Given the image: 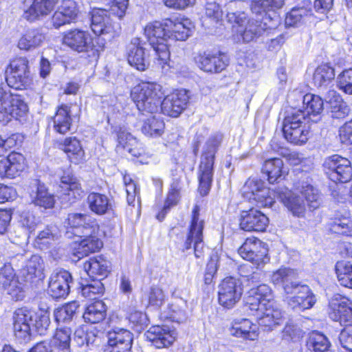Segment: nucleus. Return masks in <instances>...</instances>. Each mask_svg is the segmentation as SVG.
Segmentation results:
<instances>
[{
	"instance_id": "31",
	"label": "nucleus",
	"mask_w": 352,
	"mask_h": 352,
	"mask_svg": "<svg viewBox=\"0 0 352 352\" xmlns=\"http://www.w3.org/2000/svg\"><path fill=\"white\" fill-rule=\"evenodd\" d=\"M166 26L170 38L186 41L190 35L192 24L188 19H166Z\"/></svg>"
},
{
	"instance_id": "53",
	"label": "nucleus",
	"mask_w": 352,
	"mask_h": 352,
	"mask_svg": "<svg viewBox=\"0 0 352 352\" xmlns=\"http://www.w3.org/2000/svg\"><path fill=\"white\" fill-rule=\"evenodd\" d=\"M36 190L32 195L35 205L45 208H51L54 206L55 201L54 196L50 193L44 184L36 183Z\"/></svg>"
},
{
	"instance_id": "62",
	"label": "nucleus",
	"mask_w": 352,
	"mask_h": 352,
	"mask_svg": "<svg viewBox=\"0 0 352 352\" xmlns=\"http://www.w3.org/2000/svg\"><path fill=\"white\" fill-rule=\"evenodd\" d=\"M338 86L347 94H352V69H345L338 76Z\"/></svg>"
},
{
	"instance_id": "3",
	"label": "nucleus",
	"mask_w": 352,
	"mask_h": 352,
	"mask_svg": "<svg viewBox=\"0 0 352 352\" xmlns=\"http://www.w3.org/2000/svg\"><path fill=\"white\" fill-rule=\"evenodd\" d=\"M144 34L155 52L156 63L164 68L170 56L166 43L170 35L166 26V19L164 22L148 23L144 28Z\"/></svg>"
},
{
	"instance_id": "40",
	"label": "nucleus",
	"mask_w": 352,
	"mask_h": 352,
	"mask_svg": "<svg viewBox=\"0 0 352 352\" xmlns=\"http://www.w3.org/2000/svg\"><path fill=\"white\" fill-rule=\"evenodd\" d=\"M60 237V232L54 225L46 226L35 239V243L41 250L48 249L55 245Z\"/></svg>"
},
{
	"instance_id": "49",
	"label": "nucleus",
	"mask_w": 352,
	"mask_h": 352,
	"mask_svg": "<svg viewBox=\"0 0 352 352\" xmlns=\"http://www.w3.org/2000/svg\"><path fill=\"white\" fill-rule=\"evenodd\" d=\"M285 4V0H252L251 10L256 14H262L267 12H274L280 9Z\"/></svg>"
},
{
	"instance_id": "17",
	"label": "nucleus",
	"mask_w": 352,
	"mask_h": 352,
	"mask_svg": "<svg viewBox=\"0 0 352 352\" xmlns=\"http://www.w3.org/2000/svg\"><path fill=\"white\" fill-rule=\"evenodd\" d=\"M188 96L186 90H176L167 95L161 104L164 114L170 117H177L186 108Z\"/></svg>"
},
{
	"instance_id": "47",
	"label": "nucleus",
	"mask_w": 352,
	"mask_h": 352,
	"mask_svg": "<svg viewBox=\"0 0 352 352\" xmlns=\"http://www.w3.org/2000/svg\"><path fill=\"white\" fill-rule=\"evenodd\" d=\"M311 8L305 7L294 8L285 17V24L287 26H297L306 23L312 16Z\"/></svg>"
},
{
	"instance_id": "30",
	"label": "nucleus",
	"mask_w": 352,
	"mask_h": 352,
	"mask_svg": "<svg viewBox=\"0 0 352 352\" xmlns=\"http://www.w3.org/2000/svg\"><path fill=\"white\" fill-rule=\"evenodd\" d=\"M146 336L157 348H164L174 342L176 333L167 327L154 326L148 331Z\"/></svg>"
},
{
	"instance_id": "63",
	"label": "nucleus",
	"mask_w": 352,
	"mask_h": 352,
	"mask_svg": "<svg viewBox=\"0 0 352 352\" xmlns=\"http://www.w3.org/2000/svg\"><path fill=\"white\" fill-rule=\"evenodd\" d=\"M1 289L15 300H21L24 297L21 284L16 278L9 283L7 286L3 287Z\"/></svg>"
},
{
	"instance_id": "32",
	"label": "nucleus",
	"mask_w": 352,
	"mask_h": 352,
	"mask_svg": "<svg viewBox=\"0 0 352 352\" xmlns=\"http://www.w3.org/2000/svg\"><path fill=\"white\" fill-rule=\"evenodd\" d=\"M204 228V221L199 217V207L195 206L192 212V219L189 226V231L187 235V239L184 243V248L186 250H189L192 248V241L202 240L203 230Z\"/></svg>"
},
{
	"instance_id": "22",
	"label": "nucleus",
	"mask_w": 352,
	"mask_h": 352,
	"mask_svg": "<svg viewBox=\"0 0 352 352\" xmlns=\"http://www.w3.org/2000/svg\"><path fill=\"white\" fill-rule=\"evenodd\" d=\"M60 190L63 199L74 202L83 195V190L76 177L69 171L64 173L60 177Z\"/></svg>"
},
{
	"instance_id": "39",
	"label": "nucleus",
	"mask_w": 352,
	"mask_h": 352,
	"mask_svg": "<svg viewBox=\"0 0 352 352\" xmlns=\"http://www.w3.org/2000/svg\"><path fill=\"white\" fill-rule=\"evenodd\" d=\"M70 112V107L66 104L58 107L53 117V128L56 133L65 134L69 131L72 124Z\"/></svg>"
},
{
	"instance_id": "15",
	"label": "nucleus",
	"mask_w": 352,
	"mask_h": 352,
	"mask_svg": "<svg viewBox=\"0 0 352 352\" xmlns=\"http://www.w3.org/2000/svg\"><path fill=\"white\" fill-rule=\"evenodd\" d=\"M330 318L341 325L352 322V301L339 294H334L329 301Z\"/></svg>"
},
{
	"instance_id": "6",
	"label": "nucleus",
	"mask_w": 352,
	"mask_h": 352,
	"mask_svg": "<svg viewBox=\"0 0 352 352\" xmlns=\"http://www.w3.org/2000/svg\"><path fill=\"white\" fill-rule=\"evenodd\" d=\"M305 114L302 111L294 110L284 119L283 132L285 138L290 143L302 145L309 137V126L305 123Z\"/></svg>"
},
{
	"instance_id": "28",
	"label": "nucleus",
	"mask_w": 352,
	"mask_h": 352,
	"mask_svg": "<svg viewBox=\"0 0 352 352\" xmlns=\"http://www.w3.org/2000/svg\"><path fill=\"white\" fill-rule=\"evenodd\" d=\"M94 232L86 234L80 240L75 243L74 247V255L78 258H83L91 253L98 252L102 247V242L96 236Z\"/></svg>"
},
{
	"instance_id": "59",
	"label": "nucleus",
	"mask_w": 352,
	"mask_h": 352,
	"mask_svg": "<svg viewBox=\"0 0 352 352\" xmlns=\"http://www.w3.org/2000/svg\"><path fill=\"white\" fill-rule=\"evenodd\" d=\"M44 270V263L41 257L38 255H33L27 261L23 270L31 276L40 277Z\"/></svg>"
},
{
	"instance_id": "25",
	"label": "nucleus",
	"mask_w": 352,
	"mask_h": 352,
	"mask_svg": "<svg viewBox=\"0 0 352 352\" xmlns=\"http://www.w3.org/2000/svg\"><path fill=\"white\" fill-rule=\"evenodd\" d=\"M63 42L78 52L88 51L92 45V39L89 34L77 29L67 32L63 36Z\"/></svg>"
},
{
	"instance_id": "1",
	"label": "nucleus",
	"mask_w": 352,
	"mask_h": 352,
	"mask_svg": "<svg viewBox=\"0 0 352 352\" xmlns=\"http://www.w3.org/2000/svg\"><path fill=\"white\" fill-rule=\"evenodd\" d=\"M228 21L232 24V38L236 43H249L259 37L265 31L275 29L278 24V18L265 14L262 21L247 19L243 12H228Z\"/></svg>"
},
{
	"instance_id": "8",
	"label": "nucleus",
	"mask_w": 352,
	"mask_h": 352,
	"mask_svg": "<svg viewBox=\"0 0 352 352\" xmlns=\"http://www.w3.org/2000/svg\"><path fill=\"white\" fill-rule=\"evenodd\" d=\"M217 143L214 140H209L207 150L201 157L198 170L199 181V192L202 196L208 195L210 190L213 177V165Z\"/></svg>"
},
{
	"instance_id": "36",
	"label": "nucleus",
	"mask_w": 352,
	"mask_h": 352,
	"mask_svg": "<svg viewBox=\"0 0 352 352\" xmlns=\"http://www.w3.org/2000/svg\"><path fill=\"white\" fill-rule=\"evenodd\" d=\"M89 208L94 213L102 215L113 210V204L109 198L105 195L91 192L87 198Z\"/></svg>"
},
{
	"instance_id": "20",
	"label": "nucleus",
	"mask_w": 352,
	"mask_h": 352,
	"mask_svg": "<svg viewBox=\"0 0 352 352\" xmlns=\"http://www.w3.org/2000/svg\"><path fill=\"white\" fill-rule=\"evenodd\" d=\"M269 223L268 218L261 212L251 209L243 212L240 219V228L248 232H263Z\"/></svg>"
},
{
	"instance_id": "16",
	"label": "nucleus",
	"mask_w": 352,
	"mask_h": 352,
	"mask_svg": "<svg viewBox=\"0 0 352 352\" xmlns=\"http://www.w3.org/2000/svg\"><path fill=\"white\" fill-rule=\"evenodd\" d=\"M293 216L302 217L305 215L306 206L299 195L286 187H279L274 192Z\"/></svg>"
},
{
	"instance_id": "54",
	"label": "nucleus",
	"mask_w": 352,
	"mask_h": 352,
	"mask_svg": "<svg viewBox=\"0 0 352 352\" xmlns=\"http://www.w3.org/2000/svg\"><path fill=\"white\" fill-rule=\"evenodd\" d=\"M335 270L340 284L352 289V264L349 261H340L336 264Z\"/></svg>"
},
{
	"instance_id": "4",
	"label": "nucleus",
	"mask_w": 352,
	"mask_h": 352,
	"mask_svg": "<svg viewBox=\"0 0 352 352\" xmlns=\"http://www.w3.org/2000/svg\"><path fill=\"white\" fill-rule=\"evenodd\" d=\"M163 96L162 87L150 82L138 84L131 92V97L138 110L151 113L157 111Z\"/></svg>"
},
{
	"instance_id": "48",
	"label": "nucleus",
	"mask_w": 352,
	"mask_h": 352,
	"mask_svg": "<svg viewBox=\"0 0 352 352\" xmlns=\"http://www.w3.org/2000/svg\"><path fill=\"white\" fill-rule=\"evenodd\" d=\"M335 78V70L329 64H321L315 69L313 80L318 87H327Z\"/></svg>"
},
{
	"instance_id": "56",
	"label": "nucleus",
	"mask_w": 352,
	"mask_h": 352,
	"mask_svg": "<svg viewBox=\"0 0 352 352\" xmlns=\"http://www.w3.org/2000/svg\"><path fill=\"white\" fill-rule=\"evenodd\" d=\"M180 188H181L179 185V183L177 181L174 182L171 184L170 190L168 193L164 208L157 215V218L160 221H162L164 218L167 211L170 209V207L175 206L177 204L179 198Z\"/></svg>"
},
{
	"instance_id": "27",
	"label": "nucleus",
	"mask_w": 352,
	"mask_h": 352,
	"mask_svg": "<svg viewBox=\"0 0 352 352\" xmlns=\"http://www.w3.org/2000/svg\"><path fill=\"white\" fill-rule=\"evenodd\" d=\"M23 156L18 153H11L6 159L0 161V177L13 178L24 169Z\"/></svg>"
},
{
	"instance_id": "9",
	"label": "nucleus",
	"mask_w": 352,
	"mask_h": 352,
	"mask_svg": "<svg viewBox=\"0 0 352 352\" xmlns=\"http://www.w3.org/2000/svg\"><path fill=\"white\" fill-rule=\"evenodd\" d=\"M285 301L296 311L311 308L316 302L315 295L309 286L298 283L294 287L286 286Z\"/></svg>"
},
{
	"instance_id": "7",
	"label": "nucleus",
	"mask_w": 352,
	"mask_h": 352,
	"mask_svg": "<svg viewBox=\"0 0 352 352\" xmlns=\"http://www.w3.org/2000/svg\"><path fill=\"white\" fill-rule=\"evenodd\" d=\"M8 86L15 89H25L32 82L29 61L25 57L13 59L6 70Z\"/></svg>"
},
{
	"instance_id": "35",
	"label": "nucleus",
	"mask_w": 352,
	"mask_h": 352,
	"mask_svg": "<svg viewBox=\"0 0 352 352\" xmlns=\"http://www.w3.org/2000/svg\"><path fill=\"white\" fill-rule=\"evenodd\" d=\"M84 269L93 280H99L109 272V263L101 256L91 258L85 262Z\"/></svg>"
},
{
	"instance_id": "50",
	"label": "nucleus",
	"mask_w": 352,
	"mask_h": 352,
	"mask_svg": "<svg viewBox=\"0 0 352 352\" xmlns=\"http://www.w3.org/2000/svg\"><path fill=\"white\" fill-rule=\"evenodd\" d=\"M165 124L160 116H151L146 119L142 126V133L149 137H159L164 133Z\"/></svg>"
},
{
	"instance_id": "13",
	"label": "nucleus",
	"mask_w": 352,
	"mask_h": 352,
	"mask_svg": "<svg viewBox=\"0 0 352 352\" xmlns=\"http://www.w3.org/2000/svg\"><path fill=\"white\" fill-rule=\"evenodd\" d=\"M242 294L241 281L234 277H226L219 285V303L226 309H232L240 300Z\"/></svg>"
},
{
	"instance_id": "42",
	"label": "nucleus",
	"mask_w": 352,
	"mask_h": 352,
	"mask_svg": "<svg viewBox=\"0 0 352 352\" xmlns=\"http://www.w3.org/2000/svg\"><path fill=\"white\" fill-rule=\"evenodd\" d=\"M106 312L107 307L104 302L96 300L87 305L83 314V318L86 322L98 323L104 319Z\"/></svg>"
},
{
	"instance_id": "60",
	"label": "nucleus",
	"mask_w": 352,
	"mask_h": 352,
	"mask_svg": "<svg viewBox=\"0 0 352 352\" xmlns=\"http://www.w3.org/2000/svg\"><path fill=\"white\" fill-rule=\"evenodd\" d=\"M166 295L159 285H152L148 292V303L151 306L160 308L165 302Z\"/></svg>"
},
{
	"instance_id": "11",
	"label": "nucleus",
	"mask_w": 352,
	"mask_h": 352,
	"mask_svg": "<svg viewBox=\"0 0 352 352\" xmlns=\"http://www.w3.org/2000/svg\"><path fill=\"white\" fill-rule=\"evenodd\" d=\"M326 174L333 182L346 183L352 179L351 162L339 155L327 157L323 163Z\"/></svg>"
},
{
	"instance_id": "37",
	"label": "nucleus",
	"mask_w": 352,
	"mask_h": 352,
	"mask_svg": "<svg viewBox=\"0 0 352 352\" xmlns=\"http://www.w3.org/2000/svg\"><path fill=\"white\" fill-rule=\"evenodd\" d=\"M60 148L67 153L69 160L74 164L83 161L85 151L80 141L75 137L65 138L63 142L59 144Z\"/></svg>"
},
{
	"instance_id": "57",
	"label": "nucleus",
	"mask_w": 352,
	"mask_h": 352,
	"mask_svg": "<svg viewBox=\"0 0 352 352\" xmlns=\"http://www.w3.org/2000/svg\"><path fill=\"white\" fill-rule=\"evenodd\" d=\"M78 304L76 301L71 302L58 308L54 311V317L58 322H67L72 320L77 309Z\"/></svg>"
},
{
	"instance_id": "26",
	"label": "nucleus",
	"mask_w": 352,
	"mask_h": 352,
	"mask_svg": "<svg viewBox=\"0 0 352 352\" xmlns=\"http://www.w3.org/2000/svg\"><path fill=\"white\" fill-rule=\"evenodd\" d=\"M230 333L236 338L249 340H256L258 337V327L249 319L234 320L230 328Z\"/></svg>"
},
{
	"instance_id": "43",
	"label": "nucleus",
	"mask_w": 352,
	"mask_h": 352,
	"mask_svg": "<svg viewBox=\"0 0 352 352\" xmlns=\"http://www.w3.org/2000/svg\"><path fill=\"white\" fill-rule=\"evenodd\" d=\"M71 335L70 328H57L52 339V346L58 352H71Z\"/></svg>"
},
{
	"instance_id": "34",
	"label": "nucleus",
	"mask_w": 352,
	"mask_h": 352,
	"mask_svg": "<svg viewBox=\"0 0 352 352\" xmlns=\"http://www.w3.org/2000/svg\"><path fill=\"white\" fill-rule=\"evenodd\" d=\"M272 299V294L270 287L267 285L262 284L250 289L246 304L249 309H258L261 304L274 302Z\"/></svg>"
},
{
	"instance_id": "33",
	"label": "nucleus",
	"mask_w": 352,
	"mask_h": 352,
	"mask_svg": "<svg viewBox=\"0 0 352 352\" xmlns=\"http://www.w3.org/2000/svg\"><path fill=\"white\" fill-rule=\"evenodd\" d=\"M204 228V221L199 217V207L195 206L192 212V219L189 226V231L187 235V239L184 243V248L186 250H189L192 248V241L202 240L203 230Z\"/></svg>"
},
{
	"instance_id": "24",
	"label": "nucleus",
	"mask_w": 352,
	"mask_h": 352,
	"mask_svg": "<svg viewBox=\"0 0 352 352\" xmlns=\"http://www.w3.org/2000/svg\"><path fill=\"white\" fill-rule=\"evenodd\" d=\"M198 67L203 71L210 73H219L223 71L228 65L226 55L203 54L197 58Z\"/></svg>"
},
{
	"instance_id": "44",
	"label": "nucleus",
	"mask_w": 352,
	"mask_h": 352,
	"mask_svg": "<svg viewBox=\"0 0 352 352\" xmlns=\"http://www.w3.org/2000/svg\"><path fill=\"white\" fill-rule=\"evenodd\" d=\"M307 346L311 352H330L331 342L326 336L318 331H312L309 334Z\"/></svg>"
},
{
	"instance_id": "23",
	"label": "nucleus",
	"mask_w": 352,
	"mask_h": 352,
	"mask_svg": "<svg viewBox=\"0 0 352 352\" xmlns=\"http://www.w3.org/2000/svg\"><path fill=\"white\" fill-rule=\"evenodd\" d=\"M87 215L78 213H72L68 215L67 219V237H72L73 235L82 238L86 234L95 232L96 228L86 223Z\"/></svg>"
},
{
	"instance_id": "58",
	"label": "nucleus",
	"mask_w": 352,
	"mask_h": 352,
	"mask_svg": "<svg viewBox=\"0 0 352 352\" xmlns=\"http://www.w3.org/2000/svg\"><path fill=\"white\" fill-rule=\"evenodd\" d=\"M281 339L285 342H296L303 336V331L292 322H287L281 333Z\"/></svg>"
},
{
	"instance_id": "45",
	"label": "nucleus",
	"mask_w": 352,
	"mask_h": 352,
	"mask_svg": "<svg viewBox=\"0 0 352 352\" xmlns=\"http://www.w3.org/2000/svg\"><path fill=\"white\" fill-rule=\"evenodd\" d=\"M296 272L289 268H280L274 272L272 275L271 279L275 285H283L284 294L285 295L286 286H293L294 287L299 282L296 280Z\"/></svg>"
},
{
	"instance_id": "41",
	"label": "nucleus",
	"mask_w": 352,
	"mask_h": 352,
	"mask_svg": "<svg viewBox=\"0 0 352 352\" xmlns=\"http://www.w3.org/2000/svg\"><path fill=\"white\" fill-rule=\"evenodd\" d=\"M326 100L330 104L332 118L340 119L348 115L349 112V107L335 90H329L327 92Z\"/></svg>"
},
{
	"instance_id": "55",
	"label": "nucleus",
	"mask_w": 352,
	"mask_h": 352,
	"mask_svg": "<svg viewBox=\"0 0 352 352\" xmlns=\"http://www.w3.org/2000/svg\"><path fill=\"white\" fill-rule=\"evenodd\" d=\"M186 307L187 302L185 300L175 298L172 302L168 305V317L177 322L185 321L186 319Z\"/></svg>"
},
{
	"instance_id": "52",
	"label": "nucleus",
	"mask_w": 352,
	"mask_h": 352,
	"mask_svg": "<svg viewBox=\"0 0 352 352\" xmlns=\"http://www.w3.org/2000/svg\"><path fill=\"white\" fill-rule=\"evenodd\" d=\"M302 103L305 116H318L323 111V100L319 96L307 94L303 96Z\"/></svg>"
},
{
	"instance_id": "2",
	"label": "nucleus",
	"mask_w": 352,
	"mask_h": 352,
	"mask_svg": "<svg viewBox=\"0 0 352 352\" xmlns=\"http://www.w3.org/2000/svg\"><path fill=\"white\" fill-rule=\"evenodd\" d=\"M129 0H113V4L109 10L106 9H94L91 14L92 31L97 35L109 34L114 36L118 28L111 18V14L119 18L124 16L127 8Z\"/></svg>"
},
{
	"instance_id": "61",
	"label": "nucleus",
	"mask_w": 352,
	"mask_h": 352,
	"mask_svg": "<svg viewBox=\"0 0 352 352\" xmlns=\"http://www.w3.org/2000/svg\"><path fill=\"white\" fill-rule=\"evenodd\" d=\"M50 324V313L47 311H41L36 315L34 327L36 333L41 336L45 335Z\"/></svg>"
},
{
	"instance_id": "12",
	"label": "nucleus",
	"mask_w": 352,
	"mask_h": 352,
	"mask_svg": "<svg viewBox=\"0 0 352 352\" xmlns=\"http://www.w3.org/2000/svg\"><path fill=\"white\" fill-rule=\"evenodd\" d=\"M254 311L259 327L265 331H272L280 326L284 320L283 313L274 302L261 304L258 309H250Z\"/></svg>"
},
{
	"instance_id": "10",
	"label": "nucleus",
	"mask_w": 352,
	"mask_h": 352,
	"mask_svg": "<svg viewBox=\"0 0 352 352\" xmlns=\"http://www.w3.org/2000/svg\"><path fill=\"white\" fill-rule=\"evenodd\" d=\"M274 190L265 186L260 179H249L243 188V197L250 201H254L257 206L265 208L271 207L274 203L276 195Z\"/></svg>"
},
{
	"instance_id": "14",
	"label": "nucleus",
	"mask_w": 352,
	"mask_h": 352,
	"mask_svg": "<svg viewBox=\"0 0 352 352\" xmlns=\"http://www.w3.org/2000/svg\"><path fill=\"white\" fill-rule=\"evenodd\" d=\"M239 254L258 267L269 261L268 249L265 243L256 238H248L238 250Z\"/></svg>"
},
{
	"instance_id": "38",
	"label": "nucleus",
	"mask_w": 352,
	"mask_h": 352,
	"mask_svg": "<svg viewBox=\"0 0 352 352\" xmlns=\"http://www.w3.org/2000/svg\"><path fill=\"white\" fill-rule=\"evenodd\" d=\"M45 40L44 34L38 29H28L21 36L18 47L22 50H32L39 47Z\"/></svg>"
},
{
	"instance_id": "18",
	"label": "nucleus",
	"mask_w": 352,
	"mask_h": 352,
	"mask_svg": "<svg viewBox=\"0 0 352 352\" xmlns=\"http://www.w3.org/2000/svg\"><path fill=\"white\" fill-rule=\"evenodd\" d=\"M24 4L23 16L28 21H34L49 14L58 0H21Z\"/></svg>"
},
{
	"instance_id": "29",
	"label": "nucleus",
	"mask_w": 352,
	"mask_h": 352,
	"mask_svg": "<svg viewBox=\"0 0 352 352\" xmlns=\"http://www.w3.org/2000/svg\"><path fill=\"white\" fill-rule=\"evenodd\" d=\"M129 63L139 71H144L148 67V61L140 38L132 39L129 46Z\"/></svg>"
},
{
	"instance_id": "19",
	"label": "nucleus",
	"mask_w": 352,
	"mask_h": 352,
	"mask_svg": "<svg viewBox=\"0 0 352 352\" xmlns=\"http://www.w3.org/2000/svg\"><path fill=\"white\" fill-rule=\"evenodd\" d=\"M72 276L66 270H60L51 275L48 292L54 298H65L69 293Z\"/></svg>"
},
{
	"instance_id": "21",
	"label": "nucleus",
	"mask_w": 352,
	"mask_h": 352,
	"mask_svg": "<svg viewBox=\"0 0 352 352\" xmlns=\"http://www.w3.org/2000/svg\"><path fill=\"white\" fill-rule=\"evenodd\" d=\"M133 334L124 329H116L108 333L109 352H129L132 346Z\"/></svg>"
},
{
	"instance_id": "5",
	"label": "nucleus",
	"mask_w": 352,
	"mask_h": 352,
	"mask_svg": "<svg viewBox=\"0 0 352 352\" xmlns=\"http://www.w3.org/2000/svg\"><path fill=\"white\" fill-rule=\"evenodd\" d=\"M28 112L23 98L12 93L7 86H0V122L6 124L12 118L19 120Z\"/></svg>"
},
{
	"instance_id": "64",
	"label": "nucleus",
	"mask_w": 352,
	"mask_h": 352,
	"mask_svg": "<svg viewBox=\"0 0 352 352\" xmlns=\"http://www.w3.org/2000/svg\"><path fill=\"white\" fill-rule=\"evenodd\" d=\"M339 335V342L345 349L352 352V322L344 324Z\"/></svg>"
},
{
	"instance_id": "51",
	"label": "nucleus",
	"mask_w": 352,
	"mask_h": 352,
	"mask_svg": "<svg viewBox=\"0 0 352 352\" xmlns=\"http://www.w3.org/2000/svg\"><path fill=\"white\" fill-rule=\"evenodd\" d=\"M300 193L305 199L307 204L311 210H316L322 205V195L314 186L308 184L302 186Z\"/></svg>"
},
{
	"instance_id": "46",
	"label": "nucleus",
	"mask_w": 352,
	"mask_h": 352,
	"mask_svg": "<svg viewBox=\"0 0 352 352\" xmlns=\"http://www.w3.org/2000/svg\"><path fill=\"white\" fill-rule=\"evenodd\" d=\"M263 170L267 175L270 183L273 184L280 179L285 173L283 170V162L280 158H272L266 160Z\"/></svg>"
}]
</instances>
